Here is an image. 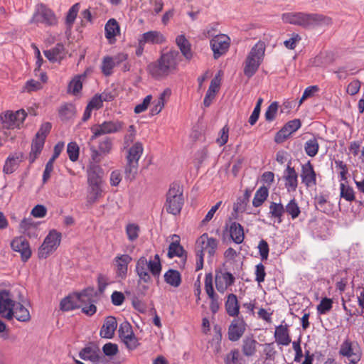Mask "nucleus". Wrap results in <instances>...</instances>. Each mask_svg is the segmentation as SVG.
Here are the masks:
<instances>
[{"label":"nucleus","mask_w":364,"mask_h":364,"mask_svg":"<svg viewBox=\"0 0 364 364\" xmlns=\"http://www.w3.org/2000/svg\"><path fill=\"white\" fill-rule=\"evenodd\" d=\"M282 20L286 23L311 28L331 24V19L323 14L305 12H288L282 15Z\"/></svg>","instance_id":"obj_1"},{"label":"nucleus","mask_w":364,"mask_h":364,"mask_svg":"<svg viewBox=\"0 0 364 364\" xmlns=\"http://www.w3.org/2000/svg\"><path fill=\"white\" fill-rule=\"evenodd\" d=\"M161 270L162 265L158 254H156L153 259L150 258L149 259H147L145 256H141L136 263L135 272L139 277V283H151L152 277L159 278Z\"/></svg>","instance_id":"obj_2"},{"label":"nucleus","mask_w":364,"mask_h":364,"mask_svg":"<svg viewBox=\"0 0 364 364\" xmlns=\"http://www.w3.org/2000/svg\"><path fill=\"white\" fill-rule=\"evenodd\" d=\"M178 56L179 53L176 50L162 54L158 60L148 65L149 73L155 79L166 77L176 69Z\"/></svg>","instance_id":"obj_3"},{"label":"nucleus","mask_w":364,"mask_h":364,"mask_svg":"<svg viewBox=\"0 0 364 364\" xmlns=\"http://www.w3.org/2000/svg\"><path fill=\"white\" fill-rule=\"evenodd\" d=\"M265 48V43L261 41L252 48L246 58L244 68V74L247 77H252L257 71L263 60Z\"/></svg>","instance_id":"obj_4"},{"label":"nucleus","mask_w":364,"mask_h":364,"mask_svg":"<svg viewBox=\"0 0 364 364\" xmlns=\"http://www.w3.org/2000/svg\"><path fill=\"white\" fill-rule=\"evenodd\" d=\"M29 23L53 27L58 25V18L50 8L43 3H40L36 6L34 13Z\"/></svg>","instance_id":"obj_5"},{"label":"nucleus","mask_w":364,"mask_h":364,"mask_svg":"<svg viewBox=\"0 0 364 364\" xmlns=\"http://www.w3.org/2000/svg\"><path fill=\"white\" fill-rule=\"evenodd\" d=\"M183 205V193L178 184H173L166 195V209L173 215L180 213Z\"/></svg>","instance_id":"obj_6"},{"label":"nucleus","mask_w":364,"mask_h":364,"mask_svg":"<svg viewBox=\"0 0 364 364\" xmlns=\"http://www.w3.org/2000/svg\"><path fill=\"white\" fill-rule=\"evenodd\" d=\"M62 235L55 230H50L38 249L40 259H46L57 250L61 241Z\"/></svg>","instance_id":"obj_7"},{"label":"nucleus","mask_w":364,"mask_h":364,"mask_svg":"<svg viewBox=\"0 0 364 364\" xmlns=\"http://www.w3.org/2000/svg\"><path fill=\"white\" fill-rule=\"evenodd\" d=\"M124 127V123L119 120H107L101 124H96L91 128L92 135L90 140L93 141L100 136L115 134L121 132Z\"/></svg>","instance_id":"obj_8"},{"label":"nucleus","mask_w":364,"mask_h":364,"mask_svg":"<svg viewBox=\"0 0 364 364\" xmlns=\"http://www.w3.org/2000/svg\"><path fill=\"white\" fill-rule=\"evenodd\" d=\"M210 46L214 58L218 59L228 51L230 46V38L225 34L216 35L210 40Z\"/></svg>","instance_id":"obj_9"},{"label":"nucleus","mask_w":364,"mask_h":364,"mask_svg":"<svg viewBox=\"0 0 364 364\" xmlns=\"http://www.w3.org/2000/svg\"><path fill=\"white\" fill-rule=\"evenodd\" d=\"M16 301L13 299L10 291L0 290V316L8 320H11L12 310Z\"/></svg>","instance_id":"obj_10"},{"label":"nucleus","mask_w":364,"mask_h":364,"mask_svg":"<svg viewBox=\"0 0 364 364\" xmlns=\"http://www.w3.org/2000/svg\"><path fill=\"white\" fill-rule=\"evenodd\" d=\"M27 116L23 109H19L16 112H7L1 117L3 127L6 129L19 128Z\"/></svg>","instance_id":"obj_11"},{"label":"nucleus","mask_w":364,"mask_h":364,"mask_svg":"<svg viewBox=\"0 0 364 364\" xmlns=\"http://www.w3.org/2000/svg\"><path fill=\"white\" fill-rule=\"evenodd\" d=\"M218 242L213 237H209L207 233L203 234L196 241V252L201 251V254L208 252L210 257H213L218 247Z\"/></svg>","instance_id":"obj_12"},{"label":"nucleus","mask_w":364,"mask_h":364,"mask_svg":"<svg viewBox=\"0 0 364 364\" xmlns=\"http://www.w3.org/2000/svg\"><path fill=\"white\" fill-rule=\"evenodd\" d=\"M235 282V277L230 272L216 270L215 283L218 292L223 294Z\"/></svg>","instance_id":"obj_13"},{"label":"nucleus","mask_w":364,"mask_h":364,"mask_svg":"<svg viewBox=\"0 0 364 364\" xmlns=\"http://www.w3.org/2000/svg\"><path fill=\"white\" fill-rule=\"evenodd\" d=\"M79 357L84 360H89L93 364H105L108 361L100 355V350L97 346H88L79 352Z\"/></svg>","instance_id":"obj_14"},{"label":"nucleus","mask_w":364,"mask_h":364,"mask_svg":"<svg viewBox=\"0 0 364 364\" xmlns=\"http://www.w3.org/2000/svg\"><path fill=\"white\" fill-rule=\"evenodd\" d=\"M11 247L14 251L21 254L23 262H26L31 256L29 242L22 236L15 237L11 242Z\"/></svg>","instance_id":"obj_15"},{"label":"nucleus","mask_w":364,"mask_h":364,"mask_svg":"<svg viewBox=\"0 0 364 364\" xmlns=\"http://www.w3.org/2000/svg\"><path fill=\"white\" fill-rule=\"evenodd\" d=\"M301 126L300 119H295L289 121L276 134L275 141L278 144L282 143L292 133L297 131Z\"/></svg>","instance_id":"obj_16"},{"label":"nucleus","mask_w":364,"mask_h":364,"mask_svg":"<svg viewBox=\"0 0 364 364\" xmlns=\"http://www.w3.org/2000/svg\"><path fill=\"white\" fill-rule=\"evenodd\" d=\"M300 176L301 182L306 187L309 188L316 185V173L310 161L301 166Z\"/></svg>","instance_id":"obj_17"},{"label":"nucleus","mask_w":364,"mask_h":364,"mask_svg":"<svg viewBox=\"0 0 364 364\" xmlns=\"http://www.w3.org/2000/svg\"><path fill=\"white\" fill-rule=\"evenodd\" d=\"M132 258L127 254L117 255L114 259V265L117 268L116 273L118 277L124 279L127 274L128 264L132 262Z\"/></svg>","instance_id":"obj_18"},{"label":"nucleus","mask_w":364,"mask_h":364,"mask_svg":"<svg viewBox=\"0 0 364 364\" xmlns=\"http://www.w3.org/2000/svg\"><path fill=\"white\" fill-rule=\"evenodd\" d=\"M117 328V321L114 316H107L101 327L100 334L102 338L111 339L114 335V332Z\"/></svg>","instance_id":"obj_19"},{"label":"nucleus","mask_w":364,"mask_h":364,"mask_svg":"<svg viewBox=\"0 0 364 364\" xmlns=\"http://www.w3.org/2000/svg\"><path fill=\"white\" fill-rule=\"evenodd\" d=\"M246 323L242 319H234L228 329V337L231 341H238L245 331Z\"/></svg>","instance_id":"obj_20"},{"label":"nucleus","mask_w":364,"mask_h":364,"mask_svg":"<svg viewBox=\"0 0 364 364\" xmlns=\"http://www.w3.org/2000/svg\"><path fill=\"white\" fill-rule=\"evenodd\" d=\"M22 161L23 154L21 153L9 156L3 167V172L5 174H11L18 168Z\"/></svg>","instance_id":"obj_21"},{"label":"nucleus","mask_w":364,"mask_h":364,"mask_svg":"<svg viewBox=\"0 0 364 364\" xmlns=\"http://www.w3.org/2000/svg\"><path fill=\"white\" fill-rule=\"evenodd\" d=\"M102 183H88L87 203L92 205L102 197Z\"/></svg>","instance_id":"obj_22"},{"label":"nucleus","mask_w":364,"mask_h":364,"mask_svg":"<svg viewBox=\"0 0 364 364\" xmlns=\"http://www.w3.org/2000/svg\"><path fill=\"white\" fill-rule=\"evenodd\" d=\"M285 186L288 191H295L298 186V174L294 167L287 165L284 176Z\"/></svg>","instance_id":"obj_23"},{"label":"nucleus","mask_w":364,"mask_h":364,"mask_svg":"<svg viewBox=\"0 0 364 364\" xmlns=\"http://www.w3.org/2000/svg\"><path fill=\"white\" fill-rule=\"evenodd\" d=\"M229 233L232 241L236 244H241L245 240L243 227L237 222H232L229 226Z\"/></svg>","instance_id":"obj_24"},{"label":"nucleus","mask_w":364,"mask_h":364,"mask_svg":"<svg viewBox=\"0 0 364 364\" xmlns=\"http://www.w3.org/2000/svg\"><path fill=\"white\" fill-rule=\"evenodd\" d=\"M225 307L227 314L230 316H237L240 313V305L238 303L237 297L235 294L231 293L227 296L225 303Z\"/></svg>","instance_id":"obj_25"},{"label":"nucleus","mask_w":364,"mask_h":364,"mask_svg":"<svg viewBox=\"0 0 364 364\" xmlns=\"http://www.w3.org/2000/svg\"><path fill=\"white\" fill-rule=\"evenodd\" d=\"M65 48L63 43H57L54 48L50 50H44V55L46 58L52 62H60L64 57Z\"/></svg>","instance_id":"obj_26"},{"label":"nucleus","mask_w":364,"mask_h":364,"mask_svg":"<svg viewBox=\"0 0 364 364\" xmlns=\"http://www.w3.org/2000/svg\"><path fill=\"white\" fill-rule=\"evenodd\" d=\"M176 43L179 48L182 55L188 60H191L193 53L191 50V44L184 35H179L176 38Z\"/></svg>","instance_id":"obj_27"},{"label":"nucleus","mask_w":364,"mask_h":364,"mask_svg":"<svg viewBox=\"0 0 364 364\" xmlns=\"http://www.w3.org/2000/svg\"><path fill=\"white\" fill-rule=\"evenodd\" d=\"M139 38H141L142 42H144L145 44H162L166 42V38L164 36L161 32L157 31H150L146 32L143 33Z\"/></svg>","instance_id":"obj_28"},{"label":"nucleus","mask_w":364,"mask_h":364,"mask_svg":"<svg viewBox=\"0 0 364 364\" xmlns=\"http://www.w3.org/2000/svg\"><path fill=\"white\" fill-rule=\"evenodd\" d=\"M118 334L122 341L136 339L131 323L127 321H122L118 328Z\"/></svg>","instance_id":"obj_29"},{"label":"nucleus","mask_w":364,"mask_h":364,"mask_svg":"<svg viewBox=\"0 0 364 364\" xmlns=\"http://www.w3.org/2000/svg\"><path fill=\"white\" fill-rule=\"evenodd\" d=\"M11 319L16 318L21 322H27L31 319L29 311L20 302H16L12 310Z\"/></svg>","instance_id":"obj_30"},{"label":"nucleus","mask_w":364,"mask_h":364,"mask_svg":"<svg viewBox=\"0 0 364 364\" xmlns=\"http://www.w3.org/2000/svg\"><path fill=\"white\" fill-rule=\"evenodd\" d=\"M171 94V90L165 89L159 96L158 99L153 102V106L151 109V115L158 114L161 112L165 105V98L168 97Z\"/></svg>","instance_id":"obj_31"},{"label":"nucleus","mask_w":364,"mask_h":364,"mask_svg":"<svg viewBox=\"0 0 364 364\" xmlns=\"http://www.w3.org/2000/svg\"><path fill=\"white\" fill-rule=\"evenodd\" d=\"M105 37L109 43H112V40H114L115 36L119 33V26L117 21L114 18L109 19L105 27Z\"/></svg>","instance_id":"obj_32"},{"label":"nucleus","mask_w":364,"mask_h":364,"mask_svg":"<svg viewBox=\"0 0 364 364\" xmlns=\"http://www.w3.org/2000/svg\"><path fill=\"white\" fill-rule=\"evenodd\" d=\"M315 206L316 210L326 214H331L333 211V205L327 200L323 195H318L315 197Z\"/></svg>","instance_id":"obj_33"},{"label":"nucleus","mask_w":364,"mask_h":364,"mask_svg":"<svg viewBox=\"0 0 364 364\" xmlns=\"http://www.w3.org/2000/svg\"><path fill=\"white\" fill-rule=\"evenodd\" d=\"M144 148L141 142H136L128 150L127 161L139 163V160L143 154Z\"/></svg>","instance_id":"obj_34"},{"label":"nucleus","mask_w":364,"mask_h":364,"mask_svg":"<svg viewBox=\"0 0 364 364\" xmlns=\"http://www.w3.org/2000/svg\"><path fill=\"white\" fill-rule=\"evenodd\" d=\"M164 281L173 287H178L181 283V275L177 270L170 269L165 272Z\"/></svg>","instance_id":"obj_35"},{"label":"nucleus","mask_w":364,"mask_h":364,"mask_svg":"<svg viewBox=\"0 0 364 364\" xmlns=\"http://www.w3.org/2000/svg\"><path fill=\"white\" fill-rule=\"evenodd\" d=\"M60 309L64 311L80 308V304L77 303L75 294L68 295L63 298L60 301Z\"/></svg>","instance_id":"obj_36"},{"label":"nucleus","mask_w":364,"mask_h":364,"mask_svg":"<svg viewBox=\"0 0 364 364\" xmlns=\"http://www.w3.org/2000/svg\"><path fill=\"white\" fill-rule=\"evenodd\" d=\"M95 290L93 288H87L80 293L75 294L77 303H80V306L94 302L93 297L95 296Z\"/></svg>","instance_id":"obj_37"},{"label":"nucleus","mask_w":364,"mask_h":364,"mask_svg":"<svg viewBox=\"0 0 364 364\" xmlns=\"http://www.w3.org/2000/svg\"><path fill=\"white\" fill-rule=\"evenodd\" d=\"M45 144V140L35 138L31 144V150L29 154V162L31 164L33 163L38 156L41 154L43 146Z\"/></svg>","instance_id":"obj_38"},{"label":"nucleus","mask_w":364,"mask_h":364,"mask_svg":"<svg viewBox=\"0 0 364 364\" xmlns=\"http://www.w3.org/2000/svg\"><path fill=\"white\" fill-rule=\"evenodd\" d=\"M269 196V189L267 187L262 186L259 187L255 192L252 200V205L255 208L261 206L267 200Z\"/></svg>","instance_id":"obj_39"},{"label":"nucleus","mask_w":364,"mask_h":364,"mask_svg":"<svg viewBox=\"0 0 364 364\" xmlns=\"http://www.w3.org/2000/svg\"><path fill=\"white\" fill-rule=\"evenodd\" d=\"M284 213V207L281 203H270L269 215L272 218H276L278 223H281L282 222V216Z\"/></svg>","instance_id":"obj_40"},{"label":"nucleus","mask_w":364,"mask_h":364,"mask_svg":"<svg viewBox=\"0 0 364 364\" xmlns=\"http://www.w3.org/2000/svg\"><path fill=\"white\" fill-rule=\"evenodd\" d=\"M80 3L73 4L68 10L66 14L65 18V24L69 29L73 28L75 21L77 18V14L80 11Z\"/></svg>","instance_id":"obj_41"},{"label":"nucleus","mask_w":364,"mask_h":364,"mask_svg":"<svg viewBox=\"0 0 364 364\" xmlns=\"http://www.w3.org/2000/svg\"><path fill=\"white\" fill-rule=\"evenodd\" d=\"M101 173L102 168L99 165H90L87 170V183H102Z\"/></svg>","instance_id":"obj_42"},{"label":"nucleus","mask_w":364,"mask_h":364,"mask_svg":"<svg viewBox=\"0 0 364 364\" xmlns=\"http://www.w3.org/2000/svg\"><path fill=\"white\" fill-rule=\"evenodd\" d=\"M85 77V75H75L68 84V91L74 95L78 94L82 88V78Z\"/></svg>","instance_id":"obj_43"},{"label":"nucleus","mask_w":364,"mask_h":364,"mask_svg":"<svg viewBox=\"0 0 364 364\" xmlns=\"http://www.w3.org/2000/svg\"><path fill=\"white\" fill-rule=\"evenodd\" d=\"M318 149L319 144L315 137L309 139L304 144V151L306 154L310 157L315 156L318 154Z\"/></svg>","instance_id":"obj_44"},{"label":"nucleus","mask_w":364,"mask_h":364,"mask_svg":"<svg viewBox=\"0 0 364 364\" xmlns=\"http://www.w3.org/2000/svg\"><path fill=\"white\" fill-rule=\"evenodd\" d=\"M113 148V141L111 137L105 136L100 140L98 144L99 151L104 156L111 153Z\"/></svg>","instance_id":"obj_45"},{"label":"nucleus","mask_w":364,"mask_h":364,"mask_svg":"<svg viewBox=\"0 0 364 364\" xmlns=\"http://www.w3.org/2000/svg\"><path fill=\"white\" fill-rule=\"evenodd\" d=\"M276 341H291L289 335L287 324L278 326L274 332Z\"/></svg>","instance_id":"obj_46"},{"label":"nucleus","mask_w":364,"mask_h":364,"mask_svg":"<svg viewBox=\"0 0 364 364\" xmlns=\"http://www.w3.org/2000/svg\"><path fill=\"white\" fill-rule=\"evenodd\" d=\"M185 253L183 247L180 245L178 241L172 242L169 245L167 256L169 258L174 257H182Z\"/></svg>","instance_id":"obj_47"},{"label":"nucleus","mask_w":364,"mask_h":364,"mask_svg":"<svg viewBox=\"0 0 364 364\" xmlns=\"http://www.w3.org/2000/svg\"><path fill=\"white\" fill-rule=\"evenodd\" d=\"M139 163L127 161V164L125 166V178L127 180L133 181L138 171Z\"/></svg>","instance_id":"obj_48"},{"label":"nucleus","mask_w":364,"mask_h":364,"mask_svg":"<svg viewBox=\"0 0 364 364\" xmlns=\"http://www.w3.org/2000/svg\"><path fill=\"white\" fill-rule=\"evenodd\" d=\"M126 234L130 242L135 241L139 235L140 228L135 223H129L126 225Z\"/></svg>","instance_id":"obj_49"},{"label":"nucleus","mask_w":364,"mask_h":364,"mask_svg":"<svg viewBox=\"0 0 364 364\" xmlns=\"http://www.w3.org/2000/svg\"><path fill=\"white\" fill-rule=\"evenodd\" d=\"M285 212H287L291 218L296 219L299 217L301 210L294 198L291 199L284 208Z\"/></svg>","instance_id":"obj_50"},{"label":"nucleus","mask_w":364,"mask_h":364,"mask_svg":"<svg viewBox=\"0 0 364 364\" xmlns=\"http://www.w3.org/2000/svg\"><path fill=\"white\" fill-rule=\"evenodd\" d=\"M67 153L69 159L71 161L75 162L77 161L79 158L80 148L75 141H71L68 143L67 146Z\"/></svg>","instance_id":"obj_51"},{"label":"nucleus","mask_w":364,"mask_h":364,"mask_svg":"<svg viewBox=\"0 0 364 364\" xmlns=\"http://www.w3.org/2000/svg\"><path fill=\"white\" fill-rule=\"evenodd\" d=\"M115 66L111 56H105L102 59V72L105 76H109L112 73V69Z\"/></svg>","instance_id":"obj_52"},{"label":"nucleus","mask_w":364,"mask_h":364,"mask_svg":"<svg viewBox=\"0 0 364 364\" xmlns=\"http://www.w3.org/2000/svg\"><path fill=\"white\" fill-rule=\"evenodd\" d=\"M205 291L209 298L218 295L214 290L213 284V274L211 272L205 274Z\"/></svg>","instance_id":"obj_53"},{"label":"nucleus","mask_w":364,"mask_h":364,"mask_svg":"<svg viewBox=\"0 0 364 364\" xmlns=\"http://www.w3.org/2000/svg\"><path fill=\"white\" fill-rule=\"evenodd\" d=\"M247 204L248 202L247 201L246 199H243L241 197H238L237 198L236 202L233 205V213H232V216L235 218H237V215H234V213L237 215L238 213L245 212Z\"/></svg>","instance_id":"obj_54"},{"label":"nucleus","mask_w":364,"mask_h":364,"mask_svg":"<svg viewBox=\"0 0 364 364\" xmlns=\"http://www.w3.org/2000/svg\"><path fill=\"white\" fill-rule=\"evenodd\" d=\"M333 301L328 298L321 299L320 304L317 306V311L319 314H325L332 309Z\"/></svg>","instance_id":"obj_55"},{"label":"nucleus","mask_w":364,"mask_h":364,"mask_svg":"<svg viewBox=\"0 0 364 364\" xmlns=\"http://www.w3.org/2000/svg\"><path fill=\"white\" fill-rule=\"evenodd\" d=\"M278 107L279 105L277 102H273L269 105L264 114L265 119L267 121L272 122L275 119Z\"/></svg>","instance_id":"obj_56"},{"label":"nucleus","mask_w":364,"mask_h":364,"mask_svg":"<svg viewBox=\"0 0 364 364\" xmlns=\"http://www.w3.org/2000/svg\"><path fill=\"white\" fill-rule=\"evenodd\" d=\"M225 364H241L240 352L238 350H231L225 358Z\"/></svg>","instance_id":"obj_57"},{"label":"nucleus","mask_w":364,"mask_h":364,"mask_svg":"<svg viewBox=\"0 0 364 364\" xmlns=\"http://www.w3.org/2000/svg\"><path fill=\"white\" fill-rule=\"evenodd\" d=\"M341 196L347 201H353L355 200V193L353 189L343 183L341 184Z\"/></svg>","instance_id":"obj_58"},{"label":"nucleus","mask_w":364,"mask_h":364,"mask_svg":"<svg viewBox=\"0 0 364 364\" xmlns=\"http://www.w3.org/2000/svg\"><path fill=\"white\" fill-rule=\"evenodd\" d=\"M262 102H263V99L261 97H259L257 100V102L256 103L255 109L249 118V123L251 125L255 124V123L257 122V121L259 119L260 110H261V105H262Z\"/></svg>","instance_id":"obj_59"},{"label":"nucleus","mask_w":364,"mask_h":364,"mask_svg":"<svg viewBox=\"0 0 364 364\" xmlns=\"http://www.w3.org/2000/svg\"><path fill=\"white\" fill-rule=\"evenodd\" d=\"M262 260H266L269 256V245L264 240H261L257 247Z\"/></svg>","instance_id":"obj_60"},{"label":"nucleus","mask_w":364,"mask_h":364,"mask_svg":"<svg viewBox=\"0 0 364 364\" xmlns=\"http://www.w3.org/2000/svg\"><path fill=\"white\" fill-rule=\"evenodd\" d=\"M355 353H360L359 351L354 352L350 343H343L340 349V354L348 358H355Z\"/></svg>","instance_id":"obj_61"},{"label":"nucleus","mask_w":364,"mask_h":364,"mask_svg":"<svg viewBox=\"0 0 364 364\" xmlns=\"http://www.w3.org/2000/svg\"><path fill=\"white\" fill-rule=\"evenodd\" d=\"M52 125L50 122L43 123L36 134V138L46 140L48 134L51 129Z\"/></svg>","instance_id":"obj_62"},{"label":"nucleus","mask_w":364,"mask_h":364,"mask_svg":"<svg viewBox=\"0 0 364 364\" xmlns=\"http://www.w3.org/2000/svg\"><path fill=\"white\" fill-rule=\"evenodd\" d=\"M151 100H152L151 95H149L146 96V97L143 100V102L135 106L134 112L136 114H139V113H141V112H144V111H146L149 105H150Z\"/></svg>","instance_id":"obj_63"},{"label":"nucleus","mask_w":364,"mask_h":364,"mask_svg":"<svg viewBox=\"0 0 364 364\" xmlns=\"http://www.w3.org/2000/svg\"><path fill=\"white\" fill-rule=\"evenodd\" d=\"M103 353L107 356H113L118 353V347L112 343H106L102 347Z\"/></svg>","instance_id":"obj_64"}]
</instances>
